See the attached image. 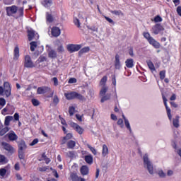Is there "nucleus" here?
Segmentation results:
<instances>
[{
    "label": "nucleus",
    "instance_id": "nucleus-18",
    "mask_svg": "<svg viewBox=\"0 0 181 181\" xmlns=\"http://www.w3.org/2000/svg\"><path fill=\"white\" fill-rule=\"evenodd\" d=\"M122 117L124 119V125L127 129H128L129 132H132V129L131 128V124L129 123V120H128V119L125 117L124 115H122Z\"/></svg>",
    "mask_w": 181,
    "mask_h": 181
},
{
    "label": "nucleus",
    "instance_id": "nucleus-63",
    "mask_svg": "<svg viewBox=\"0 0 181 181\" xmlns=\"http://www.w3.org/2000/svg\"><path fill=\"white\" fill-rule=\"evenodd\" d=\"M52 173H53V175L55 177L59 178V174L57 173V170H52Z\"/></svg>",
    "mask_w": 181,
    "mask_h": 181
},
{
    "label": "nucleus",
    "instance_id": "nucleus-58",
    "mask_svg": "<svg viewBox=\"0 0 181 181\" xmlns=\"http://www.w3.org/2000/svg\"><path fill=\"white\" fill-rule=\"evenodd\" d=\"M47 58L45 56H40L38 59V62H40V63H42V62H46Z\"/></svg>",
    "mask_w": 181,
    "mask_h": 181
},
{
    "label": "nucleus",
    "instance_id": "nucleus-26",
    "mask_svg": "<svg viewBox=\"0 0 181 181\" xmlns=\"http://www.w3.org/2000/svg\"><path fill=\"white\" fill-rule=\"evenodd\" d=\"M88 167L87 165H83L81 168V175H83V176H86L87 175H88Z\"/></svg>",
    "mask_w": 181,
    "mask_h": 181
},
{
    "label": "nucleus",
    "instance_id": "nucleus-62",
    "mask_svg": "<svg viewBox=\"0 0 181 181\" xmlns=\"http://www.w3.org/2000/svg\"><path fill=\"white\" fill-rule=\"evenodd\" d=\"M110 118L111 119H112V121H117V119H118V118L117 117V115L114 114L110 115Z\"/></svg>",
    "mask_w": 181,
    "mask_h": 181
},
{
    "label": "nucleus",
    "instance_id": "nucleus-64",
    "mask_svg": "<svg viewBox=\"0 0 181 181\" xmlns=\"http://www.w3.org/2000/svg\"><path fill=\"white\" fill-rule=\"evenodd\" d=\"M177 14L181 16V6H178L177 8Z\"/></svg>",
    "mask_w": 181,
    "mask_h": 181
},
{
    "label": "nucleus",
    "instance_id": "nucleus-30",
    "mask_svg": "<svg viewBox=\"0 0 181 181\" xmlns=\"http://www.w3.org/2000/svg\"><path fill=\"white\" fill-rule=\"evenodd\" d=\"M8 136L10 141H16L18 139V136L13 132L8 133Z\"/></svg>",
    "mask_w": 181,
    "mask_h": 181
},
{
    "label": "nucleus",
    "instance_id": "nucleus-59",
    "mask_svg": "<svg viewBox=\"0 0 181 181\" xmlns=\"http://www.w3.org/2000/svg\"><path fill=\"white\" fill-rule=\"evenodd\" d=\"M52 81L54 83V86H59V80L56 77L52 78Z\"/></svg>",
    "mask_w": 181,
    "mask_h": 181
},
{
    "label": "nucleus",
    "instance_id": "nucleus-28",
    "mask_svg": "<svg viewBox=\"0 0 181 181\" xmlns=\"http://www.w3.org/2000/svg\"><path fill=\"white\" fill-rule=\"evenodd\" d=\"M101 87L102 88L100 91V95H101V97H103V95H105V94L108 91V86H101Z\"/></svg>",
    "mask_w": 181,
    "mask_h": 181
},
{
    "label": "nucleus",
    "instance_id": "nucleus-2",
    "mask_svg": "<svg viewBox=\"0 0 181 181\" xmlns=\"http://www.w3.org/2000/svg\"><path fill=\"white\" fill-rule=\"evenodd\" d=\"M64 97H66V100H79L80 101H86V98L83 96L81 94H79L77 92H68L64 93Z\"/></svg>",
    "mask_w": 181,
    "mask_h": 181
},
{
    "label": "nucleus",
    "instance_id": "nucleus-25",
    "mask_svg": "<svg viewBox=\"0 0 181 181\" xmlns=\"http://www.w3.org/2000/svg\"><path fill=\"white\" fill-rule=\"evenodd\" d=\"M126 67L128 69H132L134 67V59H127L125 61Z\"/></svg>",
    "mask_w": 181,
    "mask_h": 181
},
{
    "label": "nucleus",
    "instance_id": "nucleus-12",
    "mask_svg": "<svg viewBox=\"0 0 181 181\" xmlns=\"http://www.w3.org/2000/svg\"><path fill=\"white\" fill-rule=\"evenodd\" d=\"M52 89L47 86L39 87L37 90V94H46V93H50Z\"/></svg>",
    "mask_w": 181,
    "mask_h": 181
},
{
    "label": "nucleus",
    "instance_id": "nucleus-50",
    "mask_svg": "<svg viewBox=\"0 0 181 181\" xmlns=\"http://www.w3.org/2000/svg\"><path fill=\"white\" fill-rule=\"evenodd\" d=\"M6 104V100L4 98H0V106L5 107V105Z\"/></svg>",
    "mask_w": 181,
    "mask_h": 181
},
{
    "label": "nucleus",
    "instance_id": "nucleus-56",
    "mask_svg": "<svg viewBox=\"0 0 181 181\" xmlns=\"http://www.w3.org/2000/svg\"><path fill=\"white\" fill-rule=\"evenodd\" d=\"M32 103H33V105L35 106V107H37V105H39L40 103H39V100H36V99H33L32 100Z\"/></svg>",
    "mask_w": 181,
    "mask_h": 181
},
{
    "label": "nucleus",
    "instance_id": "nucleus-42",
    "mask_svg": "<svg viewBox=\"0 0 181 181\" xmlns=\"http://www.w3.org/2000/svg\"><path fill=\"white\" fill-rule=\"evenodd\" d=\"M0 163H3V164L8 163V159L5 158V156L0 155Z\"/></svg>",
    "mask_w": 181,
    "mask_h": 181
},
{
    "label": "nucleus",
    "instance_id": "nucleus-53",
    "mask_svg": "<svg viewBox=\"0 0 181 181\" xmlns=\"http://www.w3.org/2000/svg\"><path fill=\"white\" fill-rule=\"evenodd\" d=\"M68 83L69 84H74L75 83H77V79H76V78H71Z\"/></svg>",
    "mask_w": 181,
    "mask_h": 181
},
{
    "label": "nucleus",
    "instance_id": "nucleus-15",
    "mask_svg": "<svg viewBox=\"0 0 181 181\" xmlns=\"http://www.w3.org/2000/svg\"><path fill=\"white\" fill-rule=\"evenodd\" d=\"M148 42L153 47H155V49H159V47H160V44L152 37Z\"/></svg>",
    "mask_w": 181,
    "mask_h": 181
},
{
    "label": "nucleus",
    "instance_id": "nucleus-37",
    "mask_svg": "<svg viewBox=\"0 0 181 181\" xmlns=\"http://www.w3.org/2000/svg\"><path fill=\"white\" fill-rule=\"evenodd\" d=\"M38 45L36 42H30V50L31 52H35L36 47H37Z\"/></svg>",
    "mask_w": 181,
    "mask_h": 181
},
{
    "label": "nucleus",
    "instance_id": "nucleus-7",
    "mask_svg": "<svg viewBox=\"0 0 181 181\" xmlns=\"http://www.w3.org/2000/svg\"><path fill=\"white\" fill-rule=\"evenodd\" d=\"M163 100L164 105L165 107V110L167 111V115L168 117V119L170 121H172V113H171L170 108L169 107V106H168V99L163 95Z\"/></svg>",
    "mask_w": 181,
    "mask_h": 181
},
{
    "label": "nucleus",
    "instance_id": "nucleus-6",
    "mask_svg": "<svg viewBox=\"0 0 181 181\" xmlns=\"http://www.w3.org/2000/svg\"><path fill=\"white\" fill-rule=\"evenodd\" d=\"M57 18V13H46V21L47 23H52L56 21V18Z\"/></svg>",
    "mask_w": 181,
    "mask_h": 181
},
{
    "label": "nucleus",
    "instance_id": "nucleus-54",
    "mask_svg": "<svg viewBox=\"0 0 181 181\" xmlns=\"http://www.w3.org/2000/svg\"><path fill=\"white\" fill-rule=\"evenodd\" d=\"M173 175H175V171H173V170H167V176H173Z\"/></svg>",
    "mask_w": 181,
    "mask_h": 181
},
{
    "label": "nucleus",
    "instance_id": "nucleus-9",
    "mask_svg": "<svg viewBox=\"0 0 181 181\" xmlns=\"http://www.w3.org/2000/svg\"><path fill=\"white\" fill-rule=\"evenodd\" d=\"M70 127H71V128L75 129V131H76V132H78L79 135H81L83 132H84V129L80 127V125L77 124V123L71 122L70 123Z\"/></svg>",
    "mask_w": 181,
    "mask_h": 181
},
{
    "label": "nucleus",
    "instance_id": "nucleus-21",
    "mask_svg": "<svg viewBox=\"0 0 181 181\" xmlns=\"http://www.w3.org/2000/svg\"><path fill=\"white\" fill-rule=\"evenodd\" d=\"M84 160L88 163V165H93V162L94 160V158H93V156L91 154H89L88 156H85Z\"/></svg>",
    "mask_w": 181,
    "mask_h": 181
},
{
    "label": "nucleus",
    "instance_id": "nucleus-60",
    "mask_svg": "<svg viewBox=\"0 0 181 181\" xmlns=\"http://www.w3.org/2000/svg\"><path fill=\"white\" fill-rule=\"evenodd\" d=\"M39 142V140L37 139H35L30 144V146H34V145H36Z\"/></svg>",
    "mask_w": 181,
    "mask_h": 181
},
{
    "label": "nucleus",
    "instance_id": "nucleus-27",
    "mask_svg": "<svg viewBox=\"0 0 181 181\" xmlns=\"http://www.w3.org/2000/svg\"><path fill=\"white\" fill-rule=\"evenodd\" d=\"M52 4H53V1L52 0H42V4L45 8H49V6H52Z\"/></svg>",
    "mask_w": 181,
    "mask_h": 181
},
{
    "label": "nucleus",
    "instance_id": "nucleus-39",
    "mask_svg": "<svg viewBox=\"0 0 181 181\" xmlns=\"http://www.w3.org/2000/svg\"><path fill=\"white\" fill-rule=\"evenodd\" d=\"M110 98H111V95L106 94V95H104L103 96H102L100 101H101V103H104L105 101L110 100Z\"/></svg>",
    "mask_w": 181,
    "mask_h": 181
},
{
    "label": "nucleus",
    "instance_id": "nucleus-55",
    "mask_svg": "<svg viewBox=\"0 0 181 181\" xmlns=\"http://www.w3.org/2000/svg\"><path fill=\"white\" fill-rule=\"evenodd\" d=\"M74 111H76V109L74 108V107H69V115H74Z\"/></svg>",
    "mask_w": 181,
    "mask_h": 181
},
{
    "label": "nucleus",
    "instance_id": "nucleus-31",
    "mask_svg": "<svg viewBox=\"0 0 181 181\" xmlns=\"http://www.w3.org/2000/svg\"><path fill=\"white\" fill-rule=\"evenodd\" d=\"M18 151H21V152H23L25 151V149H26V144H25V141H21L19 144H18Z\"/></svg>",
    "mask_w": 181,
    "mask_h": 181
},
{
    "label": "nucleus",
    "instance_id": "nucleus-41",
    "mask_svg": "<svg viewBox=\"0 0 181 181\" xmlns=\"http://www.w3.org/2000/svg\"><path fill=\"white\" fill-rule=\"evenodd\" d=\"M88 52H90V47H85L79 51V53L80 54H83V53H88Z\"/></svg>",
    "mask_w": 181,
    "mask_h": 181
},
{
    "label": "nucleus",
    "instance_id": "nucleus-10",
    "mask_svg": "<svg viewBox=\"0 0 181 181\" xmlns=\"http://www.w3.org/2000/svg\"><path fill=\"white\" fill-rule=\"evenodd\" d=\"M163 30V27L160 24H156L154 26L152 27L151 32L154 35H159L160 32Z\"/></svg>",
    "mask_w": 181,
    "mask_h": 181
},
{
    "label": "nucleus",
    "instance_id": "nucleus-33",
    "mask_svg": "<svg viewBox=\"0 0 181 181\" xmlns=\"http://www.w3.org/2000/svg\"><path fill=\"white\" fill-rule=\"evenodd\" d=\"M107 80H108V78L107 77V76H105L101 78L100 81V87H104V86H107L105 85L107 83Z\"/></svg>",
    "mask_w": 181,
    "mask_h": 181
},
{
    "label": "nucleus",
    "instance_id": "nucleus-52",
    "mask_svg": "<svg viewBox=\"0 0 181 181\" xmlns=\"http://www.w3.org/2000/svg\"><path fill=\"white\" fill-rule=\"evenodd\" d=\"M59 97H57V95H54L53 98V103L55 105H57L58 103H59Z\"/></svg>",
    "mask_w": 181,
    "mask_h": 181
},
{
    "label": "nucleus",
    "instance_id": "nucleus-3",
    "mask_svg": "<svg viewBox=\"0 0 181 181\" xmlns=\"http://www.w3.org/2000/svg\"><path fill=\"white\" fill-rule=\"evenodd\" d=\"M143 159L144 168H146L148 173L150 175H155V168H153V165H152V163L149 160V158H148V154H145L143 157Z\"/></svg>",
    "mask_w": 181,
    "mask_h": 181
},
{
    "label": "nucleus",
    "instance_id": "nucleus-43",
    "mask_svg": "<svg viewBox=\"0 0 181 181\" xmlns=\"http://www.w3.org/2000/svg\"><path fill=\"white\" fill-rule=\"evenodd\" d=\"M147 64L151 71H155V65H153V63H152V62H148Z\"/></svg>",
    "mask_w": 181,
    "mask_h": 181
},
{
    "label": "nucleus",
    "instance_id": "nucleus-13",
    "mask_svg": "<svg viewBox=\"0 0 181 181\" xmlns=\"http://www.w3.org/2000/svg\"><path fill=\"white\" fill-rule=\"evenodd\" d=\"M1 145L4 147V148L10 153H13V152H15V148H13L12 146H11V144L6 142H2Z\"/></svg>",
    "mask_w": 181,
    "mask_h": 181
},
{
    "label": "nucleus",
    "instance_id": "nucleus-23",
    "mask_svg": "<svg viewBox=\"0 0 181 181\" xmlns=\"http://www.w3.org/2000/svg\"><path fill=\"white\" fill-rule=\"evenodd\" d=\"M19 56V47L16 46L13 50V60H18Z\"/></svg>",
    "mask_w": 181,
    "mask_h": 181
},
{
    "label": "nucleus",
    "instance_id": "nucleus-40",
    "mask_svg": "<svg viewBox=\"0 0 181 181\" xmlns=\"http://www.w3.org/2000/svg\"><path fill=\"white\" fill-rule=\"evenodd\" d=\"M6 172H8V167H5L4 168H1L0 169V176H2V177H4V176H5V175H6Z\"/></svg>",
    "mask_w": 181,
    "mask_h": 181
},
{
    "label": "nucleus",
    "instance_id": "nucleus-11",
    "mask_svg": "<svg viewBox=\"0 0 181 181\" xmlns=\"http://www.w3.org/2000/svg\"><path fill=\"white\" fill-rule=\"evenodd\" d=\"M46 48L48 52V57H49V59H56V57H57V52H56L55 50L51 49L49 45H47Z\"/></svg>",
    "mask_w": 181,
    "mask_h": 181
},
{
    "label": "nucleus",
    "instance_id": "nucleus-17",
    "mask_svg": "<svg viewBox=\"0 0 181 181\" xmlns=\"http://www.w3.org/2000/svg\"><path fill=\"white\" fill-rule=\"evenodd\" d=\"M180 117L179 115H176L173 119V125L175 128H179L180 127Z\"/></svg>",
    "mask_w": 181,
    "mask_h": 181
},
{
    "label": "nucleus",
    "instance_id": "nucleus-22",
    "mask_svg": "<svg viewBox=\"0 0 181 181\" xmlns=\"http://www.w3.org/2000/svg\"><path fill=\"white\" fill-rule=\"evenodd\" d=\"M60 28L57 27H54L52 29V36H54L55 37H57L58 36H60Z\"/></svg>",
    "mask_w": 181,
    "mask_h": 181
},
{
    "label": "nucleus",
    "instance_id": "nucleus-35",
    "mask_svg": "<svg viewBox=\"0 0 181 181\" xmlns=\"http://www.w3.org/2000/svg\"><path fill=\"white\" fill-rule=\"evenodd\" d=\"M74 146H76V141L71 140L67 143V147L69 149H74Z\"/></svg>",
    "mask_w": 181,
    "mask_h": 181
},
{
    "label": "nucleus",
    "instance_id": "nucleus-45",
    "mask_svg": "<svg viewBox=\"0 0 181 181\" xmlns=\"http://www.w3.org/2000/svg\"><path fill=\"white\" fill-rule=\"evenodd\" d=\"M8 131H9V127H6L5 128H4L3 129H1L0 131V135L2 136L3 135H5L6 132H8Z\"/></svg>",
    "mask_w": 181,
    "mask_h": 181
},
{
    "label": "nucleus",
    "instance_id": "nucleus-49",
    "mask_svg": "<svg viewBox=\"0 0 181 181\" xmlns=\"http://www.w3.org/2000/svg\"><path fill=\"white\" fill-rule=\"evenodd\" d=\"M74 23L77 26V28H81V23H80V20L78 18H74Z\"/></svg>",
    "mask_w": 181,
    "mask_h": 181
},
{
    "label": "nucleus",
    "instance_id": "nucleus-4",
    "mask_svg": "<svg viewBox=\"0 0 181 181\" xmlns=\"http://www.w3.org/2000/svg\"><path fill=\"white\" fill-rule=\"evenodd\" d=\"M66 49L69 53H74L78 52L81 49V45L76 44H69L66 45Z\"/></svg>",
    "mask_w": 181,
    "mask_h": 181
},
{
    "label": "nucleus",
    "instance_id": "nucleus-19",
    "mask_svg": "<svg viewBox=\"0 0 181 181\" xmlns=\"http://www.w3.org/2000/svg\"><path fill=\"white\" fill-rule=\"evenodd\" d=\"M110 153V150L106 144H103L102 146V156L105 158Z\"/></svg>",
    "mask_w": 181,
    "mask_h": 181
},
{
    "label": "nucleus",
    "instance_id": "nucleus-38",
    "mask_svg": "<svg viewBox=\"0 0 181 181\" xmlns=\"http://www.w3.org/2000/svg\"><path fill=\"white\" fill-rule=\"evenodd\" d=\"M86 146L88 148V149H90V152H92L93 155H97V150L95 148L91 146L90 144H87Z\"/></svg>",
    "mask_w": 181,
    "mask_h": 181
},
{
    "label": "nucleus",
    "instance_id": "nucleus-20",
    "mask_svg": "<svg viewBox=\"0 0 181 181\" xmlns=\"http://www.w3.org/2000/svg\"><path fill=\"white\" fill-rule=\"evenodd\" d=\"M115 67L117 70H119V69H121V67H122L121 61L119 60V55H118V54H117L115 56Z\"/></svg>",
    "mask_w": 181,
    "mask_h": 181
},
{
    "label": "nucleus",
    "instance_id": "nucleus-16",
    "mask_svg": "<svg viewBox=\"0 0 181 181\" xmlns=\"http://www.w3.org/2000/svg\"><path fill=\"white\" fill-rule=\"evenodd\" d=\"M148 42L153 47H155V49H159V47H160V44L152 37Z\"/></svg>",
    "mask_w": 181,
    "mask_h": 181
},
{
    "label": "nucleus",
    "instance_id": "nucleus-46",
    "mask_svg": "<svg viewBox=\"0 0 181 181\" xmlns=\"http://www.w3.org/2000/svg\"><path fill=\"white\" fill-rule=\"evenodd\" d=\"M117 124L120 128H124V120L122 119H118Z\"/></svg>",
    "mask_w": 181,
    "mask_h": 181
},
{
    "label": "nucleus",
    "instance_id": "nucleus-34",
    "mask_svg": "<svg viewBox=\"0 0 181 181\" xmlns=\"http://www.w3.org/2000/svg\"><path fill=\"white\" fill-rule=\"evenodd\" d=\"M110 12L113 15H116V16H124V13H122V11H121V10L110 11Z\"/></svg>",
    "mask_w": 181,
    "mask_h": 181
},
{
    "label": "nucleus",
    "instance_id": "nucleus-44",
    "mask_svg": "<svg viewBox=\"0 0 181 181\" xmlns=\"http://www.w3.org/2000/svg\"><path fill=\"white\" fill-rule=\"evenodd\" d=\"M143 36L145 37V39H146V40L148 42L152 36H151V34H149V33L145 32L143 33Z\"/></svg>",
    "mask_w": 181,
    "mask_h": 181
},
{
    "label": "nucleus",
    "instance_id": "nucleus-14",
    "mask_svg": "<svg viewBox=\"0 0 181 181\" xmlns=\"http://www.w3.org/2000/svg\"><path fill=\"white\" fill-rule=\"evenodd\" d=\"M4 94L6 97H9L11 95V85L8 82H4Z\"/></svg>",
    "mask_w": 181,
    "mask_h": 181
},
{
    "label": "nucleus",
    "instance_id": "nucleus-51",
    "mask_svg": "<svg viewBox=\"0 0 181 181\" xmlns=\"http://www.w3.org/2000/svg\"><path fill=\"white\" fill-rule=\"evenodd\" d=\"M104 18L105 19H106L107 22H109V23H111L112 25H115V23L114 22V21L111 19L110 17L104 16Z\"/></svg>",
    "mask_w": 181,
    "mask_h": 181
},
{
    "label": "nucleus",
    "instance_id": "nucleus-32",
    "mask_svg": "<svg viewBox=\"0 0 181 181\" xmlns=\"http://www.w3.org/2000/svg\"><path fill=\"white\" fill-rule=\"evenodd\" d=\"M58 47L57 48V51L58 52V53H63V52H64V47H63V44H62V42H60V41H58Z\"/></svg>",
    "mask_w": 181,
    "mask_h": 181
},
{
    "label": "nucleus",
    "instance_id": "nucleus-1",
    "mask_svg": "<svg viewBox=\"0 0 181 181\" xmlns=\"http://www.w3.org/2000/svg\"><path fill=\"white\" fill-rule=\"evenodd\" d=\"M6 11L8 16H13L15 13H17L16 18H21V16H23V8H20L18 9L16 6L6 7Z\"/></svg>",
    "mask_w": 181,
    "mask_h": 181
},
{
    "label": "nucleus",
    "instance_id": "nucleus-24",
    "mask_svg": "<svg viewBox=\"0 0 181 181\" xmlns=\"http://www.w3.org/2000/svg\"><path fill=\"white\" fill-rule=\"evenodd\" d=\"M73 138V134L71 133H68L66 134V136H64L62 140V144H64L69 141V139H71Z\"/></svg>",
    "mask_w": 181,
    "mask_h": 181
},
{
    "label": "nucleus",
    "instance_id": "nucleus-5",
    "mask_svg": "<svg viewBox=\"0 0 181 181\" xmlns=\"http://www.w3.org/2000/svg\"><path fill=\"white\" fill-rule=\"evenodd\" d=\"M24 66L27 67V69H33V67H35V64L32 62L30 56L26 55L25 57Z\"/></svg>",
    "mask_w": 181,
    "mask_h": 181
},
{
    "label": "nucleus",
    "instance_id": "nucleus-57",
    "mask_svg": "<svg viewBox=\"0 0 181 181\" xmlns=\"http://www.w3.org/2000/svg\"><path fill=\"white\" fill-rule=\"evenodd\" d=\"M154 22L158 23V22H162V17L157 16L154 18Z\"/></svg>",
    "mask_w": 181,
    "mask_h": 181
},
{
    "label": "nucleus",
    "instance_id": "nucleus-47",
    "mask_svg": "<svg viewBox=\"0 0 181 181\" xmlns=\"http://www.w3.org/2000/svg\"><path fill=\"white\" fill-rule=\"evenodd\" d=\"M165 77H166V71H160V80H164Z\"/></svg>",
    "mask_w": 181,
    "mask_h": 181
},
{
    "label": "nucleus",
    "instance_id": "nucleus-61",
    "mask_svg": "<svg viewBox=\"0 0 181 181\" xmlns=\"http://www.w3.org/2000/svg\"><path fill=\"white\" fill-rule=\"evenodd\" d=\"M76 119H78V121H79L80 122L83 121V115H76Z\"/></svg>",
    "mask_w": 181,
    "mask_h": 181
},
{
    "label": "nucleus",
    "instance_id": "nucleus-36",
    "mask_svg": "<svg viewBox=\"0 0 181 181\" xmlns=\"http://www.w3.org/2000/svg\"><path fill=\"white\" fill-rule=\"evenodd\" d=\"M157 174L158 175L159 177H161V178L166 177V173H165V172L163 171L162 169L158 170Z\"/></svg>",
    "mask_w": 181,
    "mask_h": 181
},
{
    "label": "nucleus",
    "instance_id": "nucleus-48",
    "mask_svg": "<svg viewBox=\"0 0 181 181\" xmlns=\"http://www.w3.org/2000/svg\"><path fill=\"white\" fill-rule=\"evenodd\" d=\"M18 158L19 159H25V152L18 151Z\"/></svg>",
    "mask_w": 181,
    "mask_h": 181
},
{
    "label": "nucleus",
    "instance_id": "nucleus-8",
    "mask_svg": "<svg viewBox=\"0 0 181 181\" xmlns=\"http://www.w3.org/2000/svg\"><path fill=\"white\" fill-rule=\"evenodd\" d=\"M28 40H33L34 39H39V35L35 32L33 29L28 30Z\"/></svg>",
    "mask_w": 181,
    "mask_h": 181
},
{
    "label": "nucleus",
    "instance_id": "nucleus-29",
    "mask_svg": "<svg viewBox=\"0 0 181 181\" xmlns=\"http://www.w3.org/2000/svg\"><path fill=\"white\" fill-rule=\"evenodd\" d=\"M13 117L6 116L4 120V125H6V127H9V124L11 123V121H13Z\"/></svg>",
    "mask_w": 181,
    "mask_h": 181
}]
</instances>
